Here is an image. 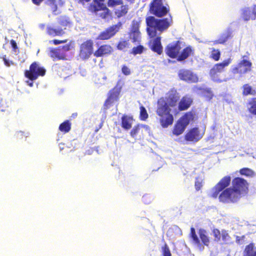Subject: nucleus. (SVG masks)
Wrapping results in <instances>:
<instances>
[{"mask_svg": "<svg viewBox=\"0 0 256 256\" xmlns=\"http://www.w3.org/2000/svg\"><path fill=\"white\" fill-rule=\"evenodd\" d=\"M196 115V112L192 110L186 112L178 120L186 126L190 121L194 120Z\"/></svg>", "mask_w": 256, "mask_h": 256, "instance_id": "412c9836", "label": "nucleus"}, {"mask_svg": "<svg viewBox=\"0 0 256 256\" xmlns=\"http://www.w3.org/2000/svg\"><path fill=\"white\" fill-rule=\"evenodd\" d=\"M140 31H138L137 32H131V36L134 42H136L140 38Z\"/></svg>", "mask_w": 256, "mask_h": 256, "instance_id": "de8ad7c7", "label": "nucleus"}, {"mask_svg": "<svg viewBox=\"0 0 256 256\" xmlns=\"http://www.w3.org/2000/svg\"><path fill=\"white\" fill-rule=\"evenodd\" d=\"M148 198L147 196H142V200L145 204H148L150 202V200H147Z\"/></svg>", "mask_w": 256, "mask_h": 256, "instance_id": "6e6d98bb", "label": "nucleus"}, {"mask_svg": "<svg viewBox=\"0 0 256 256\" xmlns=\"http://www.w3.org/2000/svg\"><path fill=\"white\" fill-rule=\"evenodd\" d=\"M180 100L179 94L174 89L170 90L165 98L158 100L156 114L160 117L159 122L162 128H168L173 124L174 118L170 108L175 107Z\"/></svg>", "mask_w": 256, "mask_h": 256, "instance_id": "f03ea898", "label": "nucleus"}, {"mask_svg": "<svg viewBox=\"0 0 256 256\" xmlns=\"http://www.w3.org/2000/svg\"><path fill=\"white\" fill-rule=\"evenodd\" d=\"M194 50L191 46H188L184 48L179 54L177 60L182 61L190 56L194 54Z\"/></svg>", "mask_w": 256, "mask_h": 256, "instance_id": "4be33fe9", "label": "nucleus"}, {"mask_svg": "<svg viewBox=\"0 0 256 256\" xmlns=\"http://www.w3.org/2000/svg\"><path fill=\"white\" fill-rule=\"evenodd\" d=\"M133 118L126 115L122 117L121 126L125 130H129L132 128Z\"/></svg>", "mask_w": 256, "mask_h": 256, "instance_id": "b1692460", "label": "nucleus"}, {"mask_svg": "<svg viewBox=\"0 0 256 256\" xmlns=\"http://www.w3.org/2000/svg\"><path fill=\"white\" fill-rule=\"evenodd\" d=\"M172 18H156L154 16H148L146 18V31L150 38H154L151 41L152 44L150 48V50L157 54L160 55L163 52V48L161 43V38L156 36L157 31L160 33L166 30L172 23Z\"/></svg>", "mask_w": 256, "mask_h": 256, "instance_id": "7ed1b4c3", "label": "nucleus"}, {"mask_svg": "<svg viewBox=\"0 0 256 256\" xmlns=\"http://www.w3.org/2000/svg\"><path fill=\"white\" fill-rule=\"evenodd\" d=\"M77 116H78V114L76 112H74V113L72 114L71 116V118H74Z\"/></svg>", "mask_w": 256, "mask_h": 256, "instance_id": "4d7b16f0", "label": "nucleus"}, {"mask_svg": "<svg viewBox=\"0 0 256 256\" xmlns=\"http://www.w3.org/2000/svg\"><path fill=\"white\" fill-rule=\"evenodd\" d=\"M78 4L84 5L86 3L90 2L91 0H76Z\"/></svg>", "mask_w": 256, "mask_h": 256, "instance_id": "864d4df0", "label": "nucleus"}, {"mask_svg": "<svg viewBox=\"0 0 256 256\" xmlns=\"http://www.w3.org/2000/svg\"><path fill=\"white\" fill-rule=\"evenodd\" d=\"M220 57V52L218 49L212 48L210 58L215 61H218Z\"/></svg>", "mask_w": 256, "mask_h": 256, "instance_id": "4c0bfd02", "label": "nucleus"}, {"mask_svg": "<svg viewBox=\"0 0 256 256\" xmlns=\"http://www.w3.org/2000/svg\"><path fill=\"white\" fill-rule=\"evenodd\" d=\"M248 104L249 105L248 110L250 113L253 115H256V98H250Z\"/></svg>", "mask_w": 256, "mask_h": 256, "instance_id": "2f4dec72", "label": "nucleus"}, {"mask_svg": "<svg viewBox=\"0 0 256 256\" xmlns=\"http://www.w3.org/2000/svg\"><path fill=\"white\" fill-rule=\"evenodd\" d=\"M254 246L253 243H250L246 246L244 252L245 256H256V250L254 251Z\"/></svg>", "mask_w": 256, "mask_h": 256, "instance_id": "473e14b6", "label": "nucleus"}, {"mask_svg": "<svg viewBox=\"0 0 256 256\" xmlns=\"http://www.w3.org/2000/svg\"><path fill=\"white\" fill-rule=\"evenodd\" d=\"M36 5L39 6L44 0H32Z\"/></svg>", "mask_w": 256, "mask_h": 256, "instance_id": "5fc2aeb1", "label": "nucleus"}, {"mask_svg": "<svg viewBox=\"0 0 256 256\" xmlns=\"http://www.w3.org/2000/svg\"><path fill=\"white\" fill-rule=\"evenodd\" d=\"M186 128V126L178 120L174 127L172 133L176 136H179L184 132Z\"/></svg>", "mask_w": 256, "mask_h": 256, "instance_id": "cd10ccee", "label": "nucleus"}, {"mask_svg": "<svg viewBox=\"0 0 256 256\" xmlns=\"http://www.w3.org/2000/svg\"><path fill=\"white\" fill-rule=\"evenodd\" d=\"M242 17L244 21L256 19V4L253 6L252 10L248 7L242 9Z\"/></svg>", "mask_w": 256, "mask_h": 256, "instance_id": "a211bd4d", "label": "nucleus"}, {"mask_svg": "<svg viewBox=\"0 0 256 256\" xmlns=\"http://www.w3.org/2000/svg\"><path fill=\"white\" fill-rule=\"evenodd\" d=\"M239 173L242 176L252 178L255 176V172L252 169L248 168H244L240 170Z\"/></svg>", "mask_w": 256, "mask_h": 256, "instance_id": "7c9ffc66", "label": "nucleus"}, {"mask_svg": "<svg viewBox=\"0 0 256 256\" xmlns=\"http://www.w3.org/2000/svg\"><path fill=\"white\" fill-rule=\"evenodd\" d=\"M140 119L142 120H146L148 118V115L146 108L143 106H141L140 107Z\"/></svg>", "mask_w": 256, "mask_h": 256, "instance_id": "e433bc0d", "label": "nucleus"}, {"mask_svg": "<svg viewBox=\"0 0 256 256\" xmlns=\"http://www.w3.org/2000/svg\"><path fill=\"white\" fill-rule=\"evenodd\" d=\"M178 76L181 80L190 83L197 82L198 80L196 74L188 70H180L178 72Z\"/></svg>", "mask_w": 256, "mask_h": 256, "instance_id": "2eb2a0df", "label": "nucleus"}, {"mask_svg": "<svg viewBox=\"0 0 256 256\" xmlns=\"http://www.w3.org/2000/svg\"><path fill=\"white\" fill-rule=\"evenodd\" d=\"M16 138L18 140H26V138L27 136L26 135V134L22 132H18L16 133L15 135Z\"/></svg>", "mask_w": 256, "mask_h": 256, "instance_id": "a18cd8bd", "label": "nucleus"}, {"mask_svg": "<svg viewBox=\"0 0 256 256\" xmlns=\"http://www.w3.org/2000/svg\"><path fill=\"white\" fill-rule=\"evenodd\" d=\"M213 236L216 242H220L221 240L222 232L218 228H214L212 230Z\"/></svg>", "mask_w": 256, "mask_h": 256, "instance_id": "79ce46f5", "label": "nucleus"}, {"mask_svg": "<svg viewBox=\"0 0 256 256\" xmlns=\"http://www.w3.org/2000/svg\"><path fill=\"white\" fill-rule=\"evenodd\" d=\"M46 70L36 62H33L30 66L29 70L24 71V76L28 79L26 81V84L30 87L34 86V81L39 76H44L46 74Z\"/></svg>", "mask_w": 256, "mask_h": 256, "instance_id": "423d86ee", "label": "nucleus"}, {"mask_svg": "<svg viewBox=\"0 0 256 256\" xmlns=\"http://www.w3.org/2000/svg\"><path fill=\"white\" fill-rule=\"evenodd\" d=\"M149 12L158 18H162L170 12L168 5L164 6L162 0H152L149 5Z\"/></svg>", "mask_w": 256, "mask_h": 256, "instance_id": "6e6552de", "label": "nucleus"}, {"mask_svg": "<svg viewBox=\"0 0 256 256\" xmlns=\"http://www.w3.org/2000/svg\"><path fill=\"white\" fill-rule=\"evenodd\" d=\"M2 60L4 62V64L7 66H10L11 64H13L12 62H10L6 58V56H2Z\"/></svg>", "mask_w": 256, "mask_h": 256, "instance_id": "3c124183", "label": "nucleus"}, {"mask_svg": "<svg viewBox=\"0 0 256 256\" xmlns=\"http://www.w3.org/2000/svg\"><path fill=\"white\" fill-rule=\"evenodd\" d=\"M163 256H171V253L167 244H165L162 247Z\"/></svg>", "mask_w": 256, "mask_h": 256, "instance_id": "c03bdc74", "label": "nucleus"}, {"mask_svg": "<svg viewBox=\"0 0 256 256\" xmlns=\"http://www.w3.org/2000/svg\"><path fill=\"white\" fill-rule=\"evenodd\" d=\"M122 26V23L120 22L116 24L108 27L105 30L100 33L96 39L102 40L110 39L120 30Z\"/></svg>", "mask_w": 256, "mask_h": 256, "instance_id": "f8f14e48", "label": "nucleus"}, {"mask_svg": "<svg viewBox=\"0 0 256 256\" xmlns=\"http://www.w3.org/2000/svg\"><path fill=\"white\" fill-rule=\"evenodd\" d=\"M150 127L147 125L137 124L130 131V135L132 137L135 138L138 136L140 138L144 136V132H149Z\"/></svg>", "mask_w": 256, "mask_h": 256, "instance_id": "dca6fc26", "label": "nucleus"}, {"mask_svg": "<svg viewBox=\"0 0 256 256\" xmlns=\"http://www.w3.org/2000/svg\"><path fill=\"white\" fill-rule=\"evenodd\" d=\"M245 58H247V56H243L242 60L236 66L232 68L231 72L233 74H238L242 76L243 74L251 71L252 63L250 60L244 59Z\"/></svg>", "mask_w": 256, "mask_h": 256, "instance_id": "9d476101", "label": "nucleus"}, {"mask_svg": "<svg viewBox=\"0 0 256 256\" xmlns=\"http://www.w3.org/2000/svg\"><path fill=\"white\" fill-rule=\"evenodd\" d=\"M198 234L202 241V244L208 246L210 243V239L206 231L202 228L198 230Z\"/></svg>", "mask_w": 256, "mask_h": 256, "instance_id": "a878e982", "label": "nucleus"}, {"mask_svg": "<svg viewBox=\"0 0 256 256\" xmlns=\"http://www.w3.org/2000/svg\"><path fill=\"white\" fill-rule=\"evenodd\" d=\"M104 2V0H93L87 7L88 12L100 19L109 18L112 15L111 12Z\"/></svg>", "mask_w": 256, "mask_h": 256, "instance_id": "20e7f679", "label": "nucleus"}, {"mask_svg": "<svg viewBox=\"0 0 256 256\" xmlns=\"http://www.w3.org/2000/svg\"><path fill=\"white\" fill-rule=\"evenodd\" d=\"M180 44L181 42L179 40L168 44L165 48L166 54L172 58L177 60L182 49Z\"/></svg>", "mask_w": 256, "mask_h": 256, "instance_id": "ddd939ff", "label": "nucleus"}, {"mask_svg": "<svg viewBox=\"0 0 256 256\" xmlns=\"http://www.w3.org/2000/svg\"><path fill=\"white\" fill-rule=\"evenodd\" d=\"M232 62L231 58L224 60L222 62L215 64L210 70L209 74L212 80L216 82H221L223 80L220 76V74L224 72V68Z\"/></svg>", "mask_w": 256, "mask_h": 256, "instance_id": "1a4fd4ad", "label": "nucleus"}, {"mask_svg": "<svg viewBox=\"0 0 256 256\" xmlns=\"http://www.w3.org/2000/svg\"><path fill=\"white\" fill-rule=\"evenodd\" d=\"M94 42L92 40H88L84 42L80 46L79 56L84 60H88L93 54Z\"/></svg>", "mask_w": 256, "mask_h": 256, "instance_id": "9b49d317", "label": "nucleus"}, {"mask_svg": "<svg viewBox=\"0 0 256 256\" xmlns=\"http://www.w3.org/2000/svg\"><path fill=\"white\" fill-rule=\"evenodd\" d=\"M72 124L70 121L69 120H66L60 124L58 130L64 134H66L70 130Z\"/></svg>", "mask_w": 256, "mask_h": 256, "instance_id": "c85d7f7f", "label": "nucleus"}, {"mask_svg": "<svg viewBox=\"0 0 256 256\" xmlns=\"http://www.w3.org/2000/svg\"><path fill=\"white\" fill-rule=\"evenodd\" d=\"M46 3L51 8L54 12L56 11L58 9V6L56 0H47Z\"/></svg>", "mask_w": 256, "mask_h": 256, "instance_id": "37998d69", "label": "nucleus"}, {"mask_svg": "<svg viewBox=\"0 0 256 256\" xmlns=\"http://www.w3.org/2000/svg\"><path fill=\"white\" fill-rule=\"evenodd\" d=\"M202 181L199 180L198 178H196L194 184V186L196 190H199L202 188Z\"/></svg>", "mask_w": 256, "mask_h": 256, "instance_id": "09e8293b", "label": "nucleus"}, {"mask_svg": "<svg viewBox=\"0 0 256 256\" xmlns=\"http://www.w3.org/2000/svg\"><path fill=\"white\" fill-rule=\"evenodd\" d=\"M231 182L230 176L223 177L212 188L211 197L216 198L224 204L236 203L242 196L248 192L249 183L241 177L234 178L232 180V186L228 188Z\"/></svg>", "mask_w": 256, "mask_h": 256, "instance_id": "f257e3e1", "label": "nucleus"}, {"mask_svg": "<svg viewBox=\"0 0 256 256\" xmlns=\"http://www.w3.org/2000/svg\"><path fill=\"white\" fill-rule=\"evenodd\" d=\"M67 41L68 40L66 39L64 40H53L50 41V42L54 45H58L60 44L66 43Z\"/></svg>", "mask_w": 256, "mask_h": 256, "instance_id": "8fccbe9b", "label": "nucleus"}, {"mask_svg": "<svg viewBox=\"0 0 256 256\" xmlns=\"http://www.w3.org/2000/svg\"><path fill=\"white\" fill-rule=\"evenodd\" d=\"M59 26L49 25L46 29V34L52 36H62L65 34V30L67 28H70L72 22L70 18L66 16H60L58 18Z\"/></svg>", "mask_w": 256, "mask_h": 256, "instance_id": "39448f33", "label": "nucleus"}, {"mask_svg": "<svg viewBox=\"0 0 256 256\" xmlns=\"http://www.w3.org/2000/svg\"><path fill=\"white\" fill-rule=\"evenodd\" d=\"M120 6L114 10V13L118 18H120L124 16L128 12L129 8L127 4H119Z\"/></svg>", "mask_w": 256, "mask_h": 256, "instance_id": "393cba45", "label": "nucleus"}, {"mask_svg": "<svg viewBox=\"0 0 256 256\" xmlns=\"http://www.w3.org/2000/svg\"><path fill=\"white\" fill-rule=\"evenodd\" d=\"M242 94L244 96H247L248 95H256V90H252V87L248 84H246L242 86Z\"/></svg>", "mask_w": 256, "mask_h": 256, "instance_id": "c756f323", "label": "nucleus"}, {"mask_svg": "<svg viewBox=\"0 0 256 256\" xmlns=\"http://www.w3.org/2000/svg\"><path fill=\"white\" fill-rule=\"evenodd\" d=\"M178 104V109L180 111L188 110L193 102L192 98L188 95L182 96Z\"/></svg>", "mask_w": 256, "mask_h": 256, "instance_id": "aec40b11", "label": "nucleus"}, {"mask_svg": "<svg viewBox=\"0 0 256 256\" xmlns=\"http://www.w3.org/2000/svg\"><path fill=\"white\" fill-rule=\"evenodd\" d=\"M233 36L232 31L230 28H228L222 34L218 40L212 42L213 45L218 44H224Z\"/></svg>", "mask_w": 256, "mask_h": 256, "instance_id": "6ab92c4d", "label": "nucleus"}, {"mask_svg": "<svg viewBox=\"0 0 256 256\" xmlns=\"http://www.w3.org/2000/svg\"><path fill=\"white\" fill-rule=\"evenodd\" d=\"M190 236L194 244H196L200 250H203L204 248V246H202L199 238L196 234L195 229L193 227L190 228Z\"/></svg>", "mask_w": 256, "mask_h": 256, "instance_id": "bb28decb", "label": "nucleus"}, {"mask_svg": "<svg viewBox=\"0 0 256 256\" xmlns=\"http://www.w3.org/2000/svg\"><path fill=\"white\" fill-rule=\"evenodd\" d=\"M113 52L112 46L108 44H104L100 46L94 53L96 58L102 57L111 54Z\"/></svg>", "mask_w": 256, "mask_h": 256, "instance_id": "f3484780", "label": "nucleus"}, {"mask_svg": "<svg viewBox=\"0 0 256 256\" xmlns=\"http://www.w3.org/2000/svg\"><path fill=\"white\" fill-rule=\"evenodd\" d=\"M10 44L12 45V48L14 50H16L18 48L17 44H16V41L14 40H10Z\"/></svg>", "mask_w": 256, "mask_h": 256, "instance_id": "603ef678", "label": "nucleus"}, {"mask_svg": "<svg viewBox=\"0 0 256 256\" xmlns=\"http://www.w3.org/2000/svg\"><path fill=\"white\" fill-rule=\"evenodd\" d=\"M118 94L119 92L115 90L114 88L110 90L109 96L104 104L105 109L108 108L111 104L118 99Z\"/></svg>", "mask_w": 256, "mask_h": 256, "instance_id": "5701e85b", "label": "nucleus"}, {"mask_svg": "<svg viewBox=\"0 0 256 256\" xmlns=\"http://www.w3.org/2000/svg\"><path fill=\"white\" fill-rule=\"evenodd\" d=\"M222 240L224 244H228L230 242L231 240V238L227 230H222L221 235Z\"/></svg>", "mask_w": 256, "mask_h": 256, "instance_id": "c9c22d12", "label": "nucleus"}, {"mask_svg": "<svg viewBox=\"0 0 256 256\" xmlns=\"http://www.w3.org/2000/svg\"><path fill=\"white\" fill-rule=\"evenodd\" d=\"M122 73L125 76H128L131 74L130 68L126 65H123L122 67Z\"/></svg>", "mask_w": 256, "mask_h": 256, "instance_id": "49530a36", "label": "nucleus"}, {"mask_svg": "<svg viewBox=\"0 0 256 256\" xmlns=\"http://www.w3.org/2000/svg\"><path fill=\"white\" fill-rule=\"evenodd\" d=\"M201 94L202 97L208 100H210L214 97V94L210 88H204L202 90Z\"/></svg>", "mask_w": 256, "mask_h": 256, "instance_id": "f704fd0d", "label": "nucleus"}, {"mask_svg": "<svg viewBox=\"0 0 256 256\" xmlns=\"http://www.w3.org/2000/svg\"><path fill=\"white\" fill-rule=\"evenodd\" d=\"M130 44L128 40H120L116 46V48L120 50L124 51L126 48H129Z\"/></svg>", "mask_w": 256, "mask_h": 256, "instance_id": "72a5a7b5", "label": "nucleus"}, {"mask_svg": "<svg viewBox=\"0 0 256 256\" xmlns=\"http://www.w3.org/2000/svg\"><path fill=\"white\" fill-rule=\"evenodd\" d=\"M140 26V22H138L136 20H134L132 22L131 26V32H137L138 31H140L139 28Z\"/></svg>", "mask_w": 256, "mask_h": 256, "instance_id": "ea45409f", "label": "nucleus"}, {"mask_svg": "<svg viewBox=\"0 0 256 256\" xmlns=\"http://www.w3.org/2000/svg\"><path fill=\"white\" fill-rule=\"evenodd\" d=\"M204 132H200L197 127L190 128L185 134L184 139L188 142H197L204 136Z\"/></svg>", "mask_w": 256, "mask_h": 256, "instance_id": "4468645a", "label": "nucleus"}, {"mask_svg": "<svg viewBox=\"0 0 256 256\" xmlns=\"http://www.w3.org/2000/svg\"><path fill=\"white\" fill-rule=\"evenodd\" d=\"M72 48L70 44L49 48L48 56L53 60H66V52Z\"/></svg>", "mask_w": 256, "mask_h": 256, "instance_id": "0eeeda50", "label": "nucleus"}, {"mask_svg": "<svg viewBox=\"0 0 256 256\" xmlns=\"http://www.w3.org/2000/svg\"><path fill=\"white\" fill-rule=\"evenodd\" d=\"M121 4H123V0H107V6L110 8H113Z\"/></svg>", "mask_w": 256, "mask_h": 256, "instance_id": "58836bf2", "label": "nucleus"}, {"mask_svg": "<svg viewBox=\"0 0 256 256\" xmlns=\"http://www.w3.org/2000/svg\"><path fill=\"white\" fill-rule=\"evenodd\" d=\"M144 50V48L142 45H139L136 47H134L132 50L130 54H133L134 55H136L138 54H141L142 53Z\"/></svg>", "mask_w": 256, "mask_h": 256, "instance_id": "a19ab883", "label": "nucleus"}]
</instances>
